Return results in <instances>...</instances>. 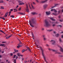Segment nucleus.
<instances>
[{"label":"nucleus","instance_id":"nucleus-1","mask_svg":"<svg viewBox=\"0 0 63 63\" xmlns=\"http://www.w3.org/2000/svg\"><path fill=\"white\" fill-rule=\"evenodd\" d=\"M41 50L42 51V55L45 61H46V63H47V60H46V58H47V57H45V53H44V50L43 49H41Z\"/></svg>","mask_w":63,"mask_h":63},{"label":"nucleus","instance_id":"nucleus-2","mask_svg":"<svg viewBox=\"0 0 63 63\" xmlns=\"http://www.w3.org/2000/svg\"><path fill=\"white\" fill-rule=\"evenodd\" d=\"M49 25H50V24H48V23L47 22V21H46L45 22V23L44 24V26L46 27H47V26H49Z\"/></svg>","mask_w":63,"mask_h":63},{"label":"nucleus","instance_id":"nucleus-3","mask_svg":"<svg viewBox=\"0 0 63 63\" xmlns=\"http://www.w3.org/2000/svg\"><path fill=\"white\" fill-rule=\"evenodd\" d=\"M50 42H51L52 43V45H54L55 44V41L54 40H51L50 41Z\"/></svg>","mask_w":63,"mask_h":63},{"label":"nucleus","instance_id":"nucleus-4","mask_svg":"<svg viewBox=\"0 0 63 63\" xmlns=\"http://www.w3.org/2000/svg\"><path fill=\"white\" fill-rule=\"evenodd\" d=\"M46 14L48 16L50 14V11H49V12H46Z\"/></svg>","mask_w":63,"mask_h":63},{"label":"nucleus","instance_id":"nucleus-5","mask_svg":"<svg viewBox=\"0 0 63 63\" xmlns=\"http://www.w3.org/2000/svg\"><path fill=\"white\" fill-rule=\"evenodd\" d=\"M31 14L32 15H37L38 13L36 12H33L31 13Z\"/></svg>","mask_w":63,"mask_h":63},{"label":"nucleus","instance_id":"nucleus-6","mask_svg":"<svg viewBox=\"0 0 63 63\" xmlns=\"http://www.w3.org/2000/svg\"><path fill=\"white\" fill-rule=\"evenodd\" d=\"M48 5L47 4H46L44 5L43 6V7L44 9H46L47 8V7Z\"/></svg>","mask_w":63,"mask_h":63},{"label":"nucleus","instance_id":"nucleus-7","mask_svg":"<svg viewBox=\"0 0 63 63\" xmlns=\"http://www.w3.org/2000/svg\"><path fill=\"white\" fill-rule=\"evenodd\" d=\"M51 11L52 12V11H54V12H55V13H57V11L55 9H52L51 10Z\"/></svg>","mask_w":63,"mask_h":63},{"label":"nucleus","instance_id":"nucleus-8","mask_svg":"<svg viewBox=\"0 0 63 63\" xmlns=\"http://www.w3.org/2000/svg\"><path fill=\"white\" fill-rule=\"evenodd\" d=\"M18 14H20L21 15H25V14L20 12H18Z\"/></svg>","mask_w":63,"mask_h":63},{"label":"nucleus","instance_id":"nucleus-9","mask_svg":"<svg viewBox=\"0 0 63 63\" xmlns=\"http://www.w3.org/2000/svg\"><path fill=\"white\" fill-rule=\"evenodd\" d=\"M16 54L18 56H19V57L21 56H23V55H20V54H19V53Z\"/></svg>","mask_w":63,"mask_h":63},{"label":"nucleus","instance_id":"nucleus-10","mask_svg":"<svg viewBox=\"0 0 63 63\" xmlns=\"http://www.w3.org/2000/svg\"><path fill=\"white\" fill-rule=\"evenodd\" d=\"M60 51H62V52H63V49L62 48V47H60Z\"/></svg>","mask_w":63,"mask_h":63},{"label":"nucleus","instance_id":"nucleus-11","mask_svg":"<svg viewBox=\"0 0 63 63\" xmlns=\"http://www.w3.org/2000/svg\"><path fill=\"white\" fill-rule=\"evenodd\" d=\"M29 24L30 25V26H31V27H34V26H33V25H32V24H31V22H29Z\"/></svg>","mask_w":63,"mask_h":63},{"label":"nucleus","instance_id":"nucleus-12","mask_svg":"<svg viewBox=\"0 0 63 63\" xmlns=\"http://www.w3.org/2000/svg\"><path fill=\"white\" fill-rule=\"evenodd\" d=\"M12 36V35H10L9 36L6 37V39H9V38H10V37H11V36Z\"/></svg>","mask_w":63,"mask_h":63},{"label":"nucleus","instance_id":"nucleus-13","mask_svg":"<svg viewBox=\"0 0 63 63\" xmlns=\"http://www.w3.org/2000/svg\"><path fill=\"white\" fill-rule=\"evenodd\" d=\"M47 0H46L45 1H42L41 2V3H46V2H47Z\"/></svg>","mask_w":63,"mask_h":63},{"label":"nucleus","instance_id":"nucleus-14","mask_svg":"<svg viewBox=\"0 0 63 63\" xmlns=\"http://www.w3.org/2000/svg\"><path fill=\"white\" fill-rule=\"evenodd\" d=\"M36 22V21L35 20L33 21L32 22V23H33V24H35Z\"/></svg>","mask_w":63,"mask_h":63},{"label":"nucleus","instance_id":"nucleus-15","mask_svg":"<svg viewBox=\"0 0 63 63\" xmlns=\"http://www.w3.org/2000/svg\"><path fill=\"white\" fill-rule=\"evenodd\" d=\"M5 45V44H0V47H1V46H4Z\"/></svg>","mask_w":63,"mask_h":63},{"label":"nucleus","instance_id":"nucleus-16","mask_svg":"<svg viewBox=\"0 0 63 63\" xmlns=\"http://www.w3.org/2000/svg\"><path fill=\"white\" fill-rule=\"evenodd\" d=\"M31 5L32 6V8L33 9H35V8L34 7V6H33V5L32 4H31Z\"/></svg>","mask_w":63,"mask_h":63},{"label":"nucleus","instance_id":"nucleus-17","mask_svg":"<svg viewBox=\"0 0 63 63\" xmlns=\"http://www.w3.org/2000/svg\"><path fill=\"white\" fill-rule=\"evenodd\" d=\"M14 50L15 52H18V50H17L16 49H14Z\"/></svg>","mask_w":63,"mask_h":63},{"label":"nucleus","instance_id":"nucleus-18","mask_svg":"<svg viewBox=\"0 0 63 63\" xmlns=\"http://www.w3.org/2000/svg\"><path fill=\"white\" fill-rule=\"evenodd\" d=\"M50 18L51 19V20H55V19H54L52 18Z\"/></svg>","mask_w":63,"mask_h":63},{"label":"nucleus","instance_id":"nucleus-19","mask_svg":"<svg viewBox=\"0 0 63 63\" xmlns=\"http://www.w3.org/2000/svg\"><path fill=\"white\" fill-rule=\"evenodd\" d=\"M14 63H16V59H14Z\"/></svg>","mask_w":63,"mask_h":63},{"label":"nucleus","instance_id":"nucleus-20","mask_svg":"<svg viewBox=\"0 0 63 63\" xmlns=\"http://www.w3.org/2000/svg\"><path fill=\"white\" fill-rule=\"evenodd\" d=\"M17 40H18V41H19L20 43V44H21V41H20V40H19V39L18 38L17 39Z\"/></svg>","mask_w":63,"mask_h":63},{"label":"nucleus","instance_id":"nucleus-21","mask_svg":"<svg viewBox=\"0 0 63 63\" xmlns=\"http://www.w3.org/2000/svg\"><path fill=\"white\" fill-rule=\"evenodd\" d=\"M26 10L27 12H29V9H26Z\"/></svg>","mask_w":63,"mask_h":63},{"label":"nucleus","instance_id":"nucleus-22","mask_svg":"<svg viewBox=\"0 0 63 63\" xmlns=\"http://www.w3.org/2000/svg\"><path fill=\"white\" fill-rule=\"evenodd\" d=\"M25 51V49H23L22 51V52L23 53Z\"/></svg>","mask_w":63,"mask_h":63},{"label":"nucleus","instance_id":"nucleus-23","mask_svg":"<svg viewBox=\"0 0 63 63\" xmlns=\"http://www.w3.org/2000/svg\"><path fill=\"white\" fill-rule=\"evenodd\" d=\"M11 17H12V18H14V17H15V16L13 15L11 16Z\"/></svg>","mask_w":63,"mask_h":63},{"label":"nucleus","instance_id":"nucleus-24","mask_svg":"<svg viewBox=\"0 0 63 63\" xmlns=\"http://www.w3.org/2000/svg\"><path fill=\"white\" fill-rule=\"evenodd\" d=\"M28 5H26V9H28Z\"/></svg>","mask_w":63,"mask_h":63},{"label":"nucleus","instance_id":"nucleus-25","mask_svg":"<svg viewBox=\"0 0 63 63\" xmlns=\"http://www.w3.org/2000/svg\"><path fill=\"white\" fill-rule=\"evenodd\" d=\"M59 36V34H57L56 35V37H58Z\"/></svg>","mask_w":63,"mask_h":63},{"label":"nucleus","instance_id":"nucleus-26","mask_svg":"<svg viewBox=\"0 0 63 63\" xmlns=\"http://www.w3.org/2000/svg\"><path fill=\"white\" fill-rule=\"evenodd\" d=\"M5 43H6V41H3L2 42V44H5Z\"/></svg>","mask_w":63,"mask_h":63},{"label":"nucleus","instance_id":"nucleus-27","mask_svg":"<svg viewBox=\"0 0 63 63\" xmlns=\"http://www.w3.org/2000/svg\"><path fill=\"white\" fill-rule=\"evenodd\" d=\"M59 41L60 42H62V41L61 40V39H60H60L59 40Z\"/></svg>","mask_w":63,"mask_h":63},{"label":"nucleus","instance_id":"nucleus-28","mask_svg":"<svg viewBox=\"0 0 63 63\" xmlns=\"http://www.w3.org/2000/svg\"><path fill=\"white\" fill-rule=\"evenodd\" d=\"M44 40H47V39L46 37H44Z\"/></svg>","mask_w":63,"mask_h":63},{"label":"nucleus","instance_id":"nucleus-29","mask_svg":"<svg viewBox=\"0 0 63 63\" xmlns=\"http://www.w3.org/2000/svg\"><path fill=\"white\" fill-rule=\"evenodd\" d=\"M36 1L37 3H39V1L38 0H36Z\"/></svg>","mask_w":63,"mask_h":63},{"label":"nucleus","instance_id":"nucleus-30","mask_svg":"<svg viewBox=\"0 0 63 63\" xmlns=\"http://www.w3.org/2000/svg\"><path fill=\"white\" fill-rule=\"evenodd\" d=\"M21 8V7H20L18 9V11H20Z\"/></svg>","mask_w":63,"mask_h":63},{"label":"nucleus","instance_id":"nucleus-31","mask_svg":"<svg viewBox=\"0 0 63 63\" xmlns=\"http://www.w3.org/2000/svg\"><path fill=\"white\" fill-rule=\"evenodd\" d=\"M1 8L2 9H4V7H3V6H2L1 7Z\"/></svg>","mask_w":63,"mask_h":63},{"label":"nucleus","instance_id":"nucleus-32","mask_svg":"<svg viewBox=\"0 0 63 63\" xmlns=\"http://www.w3.org/2000/svg\"><path fill=\"white\" fill-rule=\"evenodd\" d=\"M16 55H14V57H13V58H15V57H16Z\"/></svg>","mask_w":63,"mask_h":63},{"label":"nucleus","instance_id":"nucleus-33","mask_svg":"<svg viewBox=\"0 0 63 63\" xmlns=\"http://www.w3.org/2000/svg\"><path fill=\"white\" fill-rule=\"evenodd\" d=\"M33 5H36V3L34 2H33Z\"/></svg>","mask_w":63,"mask_h":63},{"label":"nucleus","instance_id":"nucleus-34","mask_svg":"<svg viewBox=\"0 0 63 63\" xmlns=\"http://www.w3.org/2000/svg\"><path fill=\"white\" fill-rule=\"evenodd\" d=\"M5 15L6 16H8V13H6L5 14Z\"/></svg>","mask_w":63,"mask_h":63},{"label":"nucleus","instance_id":"nucleus-35","mask_svg":"<svg viewBox=\"0 0 63 63\" xmlns=\"http://www.w3.org/2000/svg\"><path fill=\"white\" fill-rule=\"evenodd\" d=\"M27 48L28 49H28H30L28 47H27Z\"/></svg>","mask_w":63,"mask_h":63},{"label":"nucleus","instance_id":"nucleus-36","mask_svg":"<svg viewBox=\"0 0 63 63\" xmlns=\"http://www.w3.org/2000/svg\"><path fill=\"white\" fill-rule=\"evenodd\" d=\"M26 62H27V61H24V63H26Z\"/></svg>","mask_w":63,"mask_h":63},{"label":"nucleus","instance_id":"nucleus-37","mask_svg":"<svg viewBox=\"0 0 63 63\" xmlns=\"http://www.w3.org/2000/svg\"><path fill=\"white\" fill-rule=\"evenodd\" d=\"M10 55H11V56H13V53H10Z\"/></svg>","mask_w":63,"mask_h":63},{"label":"nucleus","instance_id":"nucleus-38","mask_svg":"<svg viewBox=\"0 0 63 63\" xmlns=\"http://www.w3.org/2000/svg\"><path fill=\"white\" fill-rule=\"evenodd\" d=\"M19 47H19V46H17V48H19Z\"/></svg>","mask_w":63,"mask_h":63},{"label":"nucleus","instance_id":"nucleus-39","mask_svg":"<svg viewBox=\"0 0 63 63\" xmlns=\"http://www.w3.org/2000/svg\"><path fill=\"white\" fill-rule=\"evenodd\" d=\"M29 7L30 8V9H31V10H32V8L30 7V5H29Z\"/></svg>","mask_w":63,"mask_h":63},{"label":"nucleus","instance_id":"nucleus-40","mask_svg":"<svg viewBox=\"0 0 63 63\" xmlns=\"http://www.w3.org/2000/svg\"><path fill=\"white\" fill-rule=\"evenodd\" d=\"M22 45H20L19 46V47H22Z\"/></svg>","mask_w":63,"mask_h":63},{"label":"nucleus","instance_id":"nucleus-41","mask_svg":"<svg viewBox=\"0 0 63 63\" xmlns=\"http://www.w3.org/2000/svg\"><path fill=\"white\" fill-rule=\"evenodd\" d=\"M53 30L52 29H51L50 30H49V31H52Z\"/></svg>","mask_w":63,"mask_h":63},{"label":"nucleus","instance_id":"nucleus-42","mask_svg":"<svg viewBox=\"0 0 63 63\" xmlns=\"http://www.w3.org/2000/svg\"><path fill=\"white\" fill-rule=\"evenodd\" d=\"M2 19L3 20H5V18L4 17H3V18H2Z\"/></svg>","mask_w":63,"mask_h":63},{"label":"nucleus","instance_id":"nucleus-43","mask_svg":"<svg viewBox=\"0 0 63 63\" xmlns=\"http://www.w3.org/2000/svg\"><path fill=\"white\" fill-rule=\"evenodd\" d=\"M3 2L4 1L3 0H2L0 2L1 3H3Z\"/></svg>","mask_w":63,"mask_h":63},{"label":"nucleus","instance_id":"nucleus-44","mask_svg":"<svg viewBox=\"0 0 63 63\" xmlns=\"http://www.w3.org/2000/svg\"><path fill=\"white\" fill-rule=\"evenodd\" d=\"M19 5H22V3H20L19 4Z\"/></svg>","mask_w":63,"mask_h":63},{"label":"nucleus","instance_id":"nucleus-45","mask_svg":"<svg viewBox=\"0 0 63 63\" xmlns=\"http://www.w3.org/2000/svg\"><path fill=\"white\" fill-rule=\"evenodd\" d=\"M16 59H17V56H16Z\"/></svg>","mask_w":63,"mask_h":63},{"label":"nucleus","instance_id":"nucleus-46","mask_svg":"<svg viewBox=\"0 0 63 63\" xmlns=\"http://www.w3.org/2000/svg\"><path fill=\"white\" fill-rule=\"evenodd\" d=\"M53 15H56V14H54V13H53L52 14Z\"/></svg>","mask_w":63,"mask_h":63},{"label":"nucleus","instance_id":"nucleus-47","mask_svg":"<svg viewBox=\"0 0 63 63\" xmlns=\"http://www.w3.org/2000/svg\"><path fill=\"white\" fill-rule=\"evenodd\" d=\"M7 16H6V15H5V16H4V17H7Z\"/></svg>","mask_w":63,"mask_h":63},{"label":"nucleus","instance_id":"nucleus-48","mask_svg":"<svg viewBox=\"0 0 63 63\" xmlns=\"http://www.w3.org/2000/svg\"><path fill=\"white\" fill-rule=\"evenodd\" d=\"M18 7V5H17V7H16V8H17V7Z\"/></svg>","mask_w":63,"mask_h":63},{"label":"nucleus","instance_id":"nucleus-49","mask_svg":"<svg viewBox=\"0 0 63 63\" xmlns=\"http://www.w3.org/2000/svg\"><path fill=\"white\" fill-rule=\"evenodd\" d=\"M28 50L29 51H31V50L30 49H28Z\"/></svg>","mask_w":63,"mask_h":63},{"label":"nucleus","instance_id":"nucleus-50","mask_svg":"<svg viewBox=\"0 0 63 63\" xmlns=\"http://www.w3.org/2000/svg\"><path fill=\"white\" fill-rule=\"evenodd\" d=\"M22 5H24V3H22Z\"/></svg>","mask_w":63,"mask_h":63},{"label":"nucleus","instance_id":"nucleus-51","mask_svg":"<svg viewBox=\"0 0 63 63\" xmlns=\"http://www.w3.org/2000/svg\"><path fill=\"white\" fill-rule=\"evenodd\" d=\"M62 38H63V35H62Z\"/></svg>","mask_w":63,"mask_h":63},{"label":"nucleus","instance_id":"nucleus-52","mask_svg":"<svg viewBox=\"0 0 63 63\" xmlns=\"http://www.w3.org/2000/svg\"><path fill=\"white\" fill-rule=\"evenodd\" d=\"M10 11H13V9H11Z\"/></svg>","mask_w":63,"mask_h":63},{"label":"nucleus","instance_id":"nucleus-53","mask_svg":"<svg viewBox=\"0 0 63 63\" xmlns=\"http://www.w3.org/2000/svg\"><path fill=\"white\" fill-rule=\"evenodd\" d=\"M59 26H60L61 27H62V26L60 25Z\"/></svg>","mask_w":63,"mask_h":63},{"label":"nucleus","instance_id":"nucleus-54","mask_svg":"<svg viewBox=\"0 0 63 63\" xmlns=\"http://www.w3.org/2000/svg\"><path fill=\"white\" fill-rule=\"evenodd\" d=\"M60 21H61V22L62 21V20H60Z\"/></svg>","mask_w":63,"mask_h":63},{"label":"nucleus","instance_id":"nucleus-55","mask_svg":"<svg viewBox=\"0 0 63 63\" xmlns=\"http://www.w3.org/2000/svg\"><path fill=\"white\" fill-rule=\"evenodd\" d=\"M53 33H55H55H56V32L54 31V32Z\"/></svg>","mask_w":63,"mask_h":63},{"label":"nucleus","instance_id":"nucleus-56","mask_svg":"<svg viewBox=\"0 0 63 63\" xmlns=\"http://www.w3.org/2000/svg\"><path fill=\"white\" fill-rule=\"evenodd\" d=\"M3 17H0V18H1L2 19H3Z\"/></svg>","mask_w":63,"mask_h":63},{"label":"nucleus","instance_id":"nucleus-57","mask_svg":"<svg viewBox=\"0 0 63 63\" xmlns=\"http://www.w3.org/2000/svg\"><path fill=\"white\" fill-rule=\"evenodd\" d=\"M60 10L58 12V13H60Z\"/></svg>","mask_w":63,"mask_h":63},{"label":"nucleus","instance_id":"nucleus-58","mask_svg":"<svg viewBox=\"0 0 63 63\" xmlns=\"http://www.w3.org/2000/svg\"><path fill=\"white\" fill-rule=\"evenodd\" d=\"M43 36L44 37V38H45V35H43Z\"/></svg>","mask_w":63,"mask_h":63},{"label":"nucleus","instance_id":"nucleus-59","mask_svg":"<svg viewBox=\"0 0 63 63\" xmlns=\"http://www.w3.org/2000/svg\"><path fill=\"white\" fill-rule=\"evenodd\" d=\"M42 30H44V28H42Z\"/></svg>","mask_w":63,"mask_h":63},{"label":"nucleus","instance_id":"nucleus-60","mask_svg":"<svg viewBox=\"0 0 63 63\" xmlns=\"http://www.w3.org/2000/svg\"><path fill=\"white\" fill-rule=\"evenodd\" d=\"M4 51H3L2 52V53H4Z\"/></svg>","mask_w":63,"mask_h":63},{"label":"nucleus","instance_id":"nucleus-61","mask_svg":"<svg viewBox=\"0 0 63 63\" xmlns=\"http://www.w3.org/2000/svg\"><path fill=\"white\" fill-rule=\"evenodd\" d=\"M16 9H14V11H16Z\"/></svg>","mask_w":63,"mask_h":63},{"label":"nucleus","instance_id":"nucleus-62","mask_svg":"<svg viewBox=\"0 0 63 63\" xmlns=\"http://www.w3.org/2000/svg\"><path fill=\"white\" fill-rule=\"evenodd\" d=\"M46 46H48V44H47L46 45Z\"/></svg>","mask_w":63,"mask_h":63},{"label":"nucleus","instance_id":"nucleus-63","mask_svg":"<svg viewBox=\"0 0 63 63\" xmlns=\"http://www.w3.org/2000/svg\"><path fill=\"white\" fill-rule=\"evenodd\" d=\"M10 15H11V13H9V16H10Z\"/></svg>","mask_w":63,"mask_h":63},{"label":"nucleus","instance_id":"nucleus-64","mask_svg":"<svg viewBox=\"0 0 63 63\" xmlns=\"http://www.w3.org/2000/svg\"><path fill=\"white\" fill-rule=\"evenodd\" d=\"M53 26H55V25H53Z\"/></svg>","mask_w":63,"mask_h":63}]
</instances>
